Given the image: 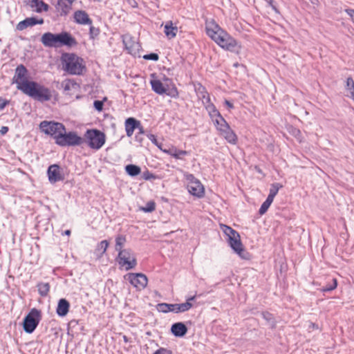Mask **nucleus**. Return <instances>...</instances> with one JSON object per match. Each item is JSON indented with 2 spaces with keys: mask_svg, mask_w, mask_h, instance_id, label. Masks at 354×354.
Listing matches in <instances>:
<instances>
[{
  "mask_svg": "<svg viewBox=\"0 0 354 354\" xmlns=\"http://www.w3.org/2000/svg\"><path fill=\"white\" fill-rule=\"evenodd\" d=\"M206 32L218 46L225 50L233 52L238 46L236 40L221 29L214 21L207 24Z\"/></svg>",
  "mask_w": 354,
  "mask_h": 354,
  "instance_id": "nucleus-1",
  "label": "nucleus"
},
{
  "mask_svg": "<svg viewBox=\"0 0 354 354\" xmlns=\"http://www.w3.org/2000/svg\"><path fill=\"white\" fill-rule=\"evenodd\" d=\"M41 42L44 46L48 48L73 47L77 44L75 38L65 31L58 34L45 32L41 37Z\"/></svg>",
  "mask_w": 354,
  "mask_h": 354,
  "instance_id": "nucleus-2",
  "label": "nucleus"
},
{
  "mask_svg": "<svg viewBox=\"0 0 354 354\" xmlns=\"http://www.w3.org/2000/svg\"><path fill=\"white\" fill-rule=\"evenodd\" d=\"M20 88L24 94L41 102L49 101L52 97L48 88L34 81L23 84Z\"/></svg>",
  "mask_w": 354,
  "mask_h": 354,
  "instance_id": "nucleus-3",
  "label": "nucleus"
},
{
  "mask_svg": "<svg viewBox=\"0 0 354 354\" xmlns=\"http://www.w3.org/2000/svg\"><path fill=\"white\" fill-rule=\"evenodd\" d=\"M62 68L71 75H82L86 71L82 58L74 53H64L61 57Z\"/></svg>",
  "mask_w": 354,
  "mask_h": 354,
  "instance_id": "nucleus-4",
  "label": "nucleus"
},
{
  "mask_svg": "<svg viewBox=\"0 0 354 354\" xmlns=\"http://www.w3.org/2000/svg\"><path fill=\"white\" fill-rule=\"evenodd\" d=\"M105 140V134L97 129H88L84 134V142L93 149H100L104 145Z\"/></svg>",
  "mask_w": 354,
  "mask_h": 354,
  "instance_id": "nucleus-5",
  "label": "nucleus"
},
{
  "mask_svg": "<svg viewBox=\"0 0 354 354\" xmlns=\"http://www.w3.org/2000/svg\"><path fill=\"white\" fill-rule=\"evenodd\" d=\"M84 142V138L78 136L74 131L66 133V129L62 133L58 134L57 138V145L66 147V146H79Z\"/></svg>",
  "mask_w": 354,
  "mask_h": 354,
  "instance_id": "nucleus-6",
  "label": "nucleus"
},
{
  "mask_svg": "<svg viewBox=\"0 0 354 354\" xmlns=\"http://www.w3.org/2000/svg\"><path fill=\"white\" fill-rule=\"evenodd\" d=\"M40 318L41 312L36 308H32L24 319V331L27 333H32L38 326Z\"/></svg>",
  "mask_w": 354,
  "mask_h": 354,
  "instance_id": "nucleus-7",
  "label": "nucleus"
},
{
  "mask_svg": "<svg viewBox=\"0 0 354 354\" xmlns=\"http://www.w3.org/2000/svg\"><path fill=\"white\" fill-rule=\"evenodd\" d=\"M39 127L44 133L53 136L56 142L58 134L64 131L65 127L59 122L42 121Z\"/></svg>",
  "mask_w": 354,
  "mask_h": 354,
  "instance_id": "nucleus-8",
  "label": "nucleus"
},
{
  "mask_svg": "<svg viewBox=\"0 0 354 354\" xmlns=\"http://www.w3.org/2000/svg\"><path fill=\"white\" fill-rule=\"evenodd\" d=\"M188 180L187 189L189 192L198 198H202L204 196V187L201 183L192 174H189L187 176Z\"/></svg>",
  "mask_w": 354,
  "mask_h": 354,
  "instance_id": "nucleus-9",
  "label": "nucleus"
},
{
  "mask_svg": "<svg viewBox=\"0 0 354 354\" xmlns=\"http://www.w3.org/2000/svg\"><path fill=\"white\" fill-rule=\"evenodd\" d=\"M118 263L120 265L126 266V270L133 268L136 266V259L132 256V251L130 249H124L118 252Z\"/></svg>",
  "mask_w": 354,
  "mask_h": 354,
  "instance_id": "nucleus-10",
  "label": "nucleus"
},
{
  "mask_svg": "<svg viewBox=\"0 0 354 354\" xmlns=\"http://www.w3.org/2000/svg\"><path fill=\"white\" fill-rule=\"evenodd\" d=\"M123 44L125 46V49L128 53L131 54L133 57H140L141 50L140 44L134 40V39L130 35H125L122 37Z\"/></svg>",
  "mask_w": 354,
  "mask_h": 354,
  "instance_id": "nucleus-11",
  "label": "nucleus"
},
{
  "mask_svg": "<svg viewBox=\"0 0 354 354\" xmlns=\"http://www.w3.org/2000/svg\"><path fill=\"white\" fill-rule=\"evenodd\" d=\"M28 71L27 68L23 65L17 66L15 69V75L13 77V83L17 84V88L21 91L20 86L23 84L29 83L31 81L28 80Z\"/></svg>",
  "mask_w": 354,
  "mask_h": 354,
  "instance_id": "nucleus-12",
  "label": "nucleus"
},
{
  "mask_svg": "<svg viewBox=\"0 0 354 354\" xmlns=\"http://www.w3.org/2000/svg\"><path fill=\"white\" fill-rule=\"evenodd\" d=\"M47 174L48 180L52 184L63 180L64 179V175L62 172L61 167L56 164L48 167Z\"/></svg>",
  "mask_w": 354,
  "mask_h": 354,
  "instance_id": "nucleus-13",
  "label": "nucleus"
},
{
  "mask_svg": "<svg viewBox=\"0 0 354 354\" xmlns=\"http://www.w3.org/2000/svg\"><path fill=\"white\" fill-rule=\"evenodd\" d=\"M129 282L137 289L142 290L147 285V277L142 273H131L129 276Z\"/></svg>",
  "mask_w": 354,
  "mask_h": 354,
  "instance_id": "nucleus-14",
  "label": "nucleus"
},
{
  "mask_svg": "<svg viewBox=\"0 0 354 354\" xmlns=\"http://www.w3.org/2000/svg\"><path fill=\"white\" fill-rule=\"evenodd\" d=\"M227 241L232 249L240 257H243L242 253L244 252V249L241 241L239 234L238 233L234 236H230V238L227 239Z\"/></svg>",
  "mask_w": 354,
  "mask_h": 354,
  "instance_id": "nucleus-15",
  "label": "nucleus"
},
{
  "mask_svg": "<svg viewBox=\"0 0 354 354\" xmlns=\"http://www.w3.org/2000/svg\"><path fill=\"white\" fill-rule=\"evenodd\" d=\"M44 24L43 19H37L35 17H28V18H26L24 20L20 21L19 23H18L16 28L17 30L21 31V30L27 28L28 27H31L36 24Z\"/></svg>",
  "mask_w": 354,
  "mask_h": 354,
  "instance_id": "nucleus-16",
  "label": "nucleus"
},
{
  "mask_svg": "<svg viewBox=\"0 0 354 354\" xmlns=\"http://www.w3.org/2000/svg\"><path fill=\"white\" fill-rule=\"evenodd\" d=\"M196 92L198 99L202 101L203 105L211 102L209 94L203 85L199 84L196 88Z\"/></svg>",
  "mask_w": 354,
  "mask_h": 354,
  "instance_id": "nucleus-17",
  "label": "nucleus"
},
{
  "mask_svg": "<svg viewBox=\"0 0 354 354\" xmlns=\"http://www.w3.org/2000/svg\"><path fill=\"white\" fill-rule=\"evenodd\" d=\"M140 121L134 118H129L125 120V130L127 136L131 137L136 127H139Z\"/></svg>",
  "mask_w": 354,
  "mask_h": 354,
  "instance_id": "nucleus-18",
  "label": "nucleus"
},
{
  "mask_svg": "<svg viewBox=\"0 0 354 354\" xmlns=\"http://www.w3.org/2000/svg\"><path fill=\"white\" fill-rule=\"evenodd\" d=\"M171 331L176 337H183L187 333V328L183 322H177L171 326Z\"/></svg>",
  "mask_w": 354,
  "mask_h": 354,
  "instance_id": "nucleus-19",
  "label": "nucleus"
},
{
  "mask_svg": "<svg viewBox=\"0 0 354 354\" xmlns=\"http://www.w3.org/2000/svg\"><path fill=\"white\" fill-rule=\"evenodd\" d=\"M74 19L75 22L80 24H89L91 25L92 21L89 18L88 14L83 10H77L74 14Z\"/></svg>",
  "mask_w": 354,
  "mask_h": 354,
  "instance_id": "nucleus-20",
  "label": "nucleus"
},
{
  "mask_svg": "<svg viewBox=\"0 0 354 354\" xmlns=\"http://www.w3.org/2000/svg\"><path fill=\"white\" fill-rule=\"evenodd\" d=\"M70 304L66 299H60L56 309L57 314L60 317H64L68 313Z\"/></svg>",
  "mask_w": 354,
  "mask_h": 354,
  "instance_id": "nucleus-21",
  "label": "nucleus"
},
{
  "mask_svg": "<svg viewBox=\"0 0 354 354\" xmlns=\"http://www.w3.org/2000/svg\"><path fill=\"white\" fill-rule=\"evenodd\" d=\"M220 133L228 142L231 144H236L237 137L234 132L231 129L230 126L227 127V129H225L224 130L221 131Z\"/></svg>",
  "mask_w": 354,
  "mask_h": 354,
  "instance_id": "nucleus-22",
  "label": "nucleus"
},
{
  "mask_svg": "<svg viewBox=\"0 0 354 354\" xmlns=\"http://www.w3.org/2000/svg\"><path fill=\"white\" fill-rule=\"evenodd\" d=\"M164 32L169 39H173L176 36L178 28L174 26L171 21H168L165 26Z\"/></svg>",
  "mask_w": 354,
  "mask_h": 354,
  "instance_id": "nucleus-23",
  "label": "nucleus"
},
{
  "mask_svg": "<svg viewBox=\"0 0 354 354\" xmlns=\"http://www.w3.org/2000/svg\"><path fill=\"white\" fill-rule=\"evenodd\" d=\"M165 153H167L176 159H180L181 156H185L188 153L187 151L185 150H178L176 147H171L169 149H161Z\"/></svg>",
  "mask_w": 354,
  "mask_h": 354,
  "instance_id": "nucleus-24",
  "label": "nucleus"
},
{
  "mask_svg": "<svg viewBox=\"0 0 354 354\" xmlns=\"http://www.w3.org/2000/svg\"><path fill=\"white\" fill-rule=\"evenodd\" d=\"M151 85L152 90L157 94L162 95L166 93L167 89L165 88L163 84L160 80H151Z\"/></svg>",
  "mask_w": 354,
  "mask_h": 354,
  "instance_id": "nucleus-25",
  "label": "nucleus"
},
{
  "mask_svg": "<svg viewBox=\"0 0 354 354\" xmlns=\"http://www.w3.org/2000/svg\"><path fill=\"white\" fill-rule=\"evenodd\" d=\"M157 310L159 312L167 313L173 312L176 313V304L161 303L157 305Z\"/></svg>",
  "mask_w": 354,
  "mask_h": 354,
  "instance_id": "nucleus-26",
  "label": "nucleus"
},
{
  "mask_svg": "<svg viewBox=\"0 0 354 354\" xmlns=\"http://www.w3.org/2000/svg\"><path fill=\"white\" fill-rule=\"evenodd\" d=\"M109 243L106 240H103L100 242L96 248H95V254L98 257H101L106 251L107 248L109 247Z\"/></svg>",
  "mask_w": 354,
  "mask_h": 354,
  "instance_id": "nucleus-27",
  "label": "nucleus"
},
{
  "mask_svg": "<svg viewBox=\"0 0 354 354\" xmlns=\"http://www.w3.org/2000/svg\"><path fill=\"white\" fill-rule=\"evenodd\" d=\"M214 122L215 126L216 127V129L220 132L225 129H227V127L229 124L225 121V120L222 117L221 115L220 116H218L215 119L212 120Z\"/></svg>",
  "mask_w": 354,
  "mask_h": 354,
  "instance_id": "nucleus-28",
  "label": "nucleus"
},
{
  "mask_svg": "<svg viewBox=\"0 0 354 354\" xmlns=\"http://www.w3.org/2000/svg\"><path fill=\"white\" fill-rule=\"evenodd\" d=\"M263 318L267 322L268 324L271 328H275L277 326V322L272 314L269 312L264 311L261 313Z\"/></svg>",
  "mask_w": 354,
  "mask_h": 354,
  "instance_id": "nucleus-29",
  "label": "nucleus"
},
{
  "mask_svg": "<svg viewBox=\"0 0 354 354\" xmlns=\"http://www.w3.org/2000/svg\"><path fill=\"white\" fill-rule=\"evenodd\" d=\"M204 106L212 120L221 115L219 111L216 109L213 103L209 102Z\"/></svg>",
  "mask_w": 354,
  "mask_h": 354,
  "instance_id": "nucleus-30",
  "label": "nucleus"
},
{
  "mask_svg": "<svg viewBox=\"0 0 354 354\" xmlns=\"http://www.w3.org/2000/svg\"><path fill=\"white\" fill-rule=\"evenodd\" d=\"M127 173L131 176H136L141 172L140 167L136 165H128L125 167Z\"/></svg>",
  "mask_w": 354,
  "mask_h": 354,
  "instance_id": "nucleus-31",
  "label": "nucleus"
},
{
  "mask_svg": "<svg viewBox=\"0 0 354 354\" xmlns=\"http://www.w3.org/2000/svg\"><path fill=\"white\" fill-rule=\"evenodd\" d=\"M72 3L70 0H58L57 5L61 8L62 12L66 15L71 7Z\"/></svg>",
  "mask_w": 354,
  "mask_h": 354,
  "instance_id": "nucleus-32",
  "label": "nucleus"
},
{
  "mask_svg": "<svg viewBox=\"0 0 354 354\" xmlns=\"http://www.w3.org/2000/svg\"><path fill=\"white\" fill-rule=\"evenodd\" d=\"M127 241L126 237L124 235H118L115 237V249L116 251L120 252L123 250L122 248Z\"/></svg>",
  "mask_w": 354,
  "mask_h": 354,
  "instance_id": "nucleus-33",
  "label": "nucleus"
},
{
  "mask_svg": "<svg viewBox=\"0 0 354 354\" xmlns=\"http://www.w3.org/2000/svg\"><path fill=\"white\" fill-rule=\"evenodd\" d=\"M37 288L39 294L41 297H46L48 295L50 290V285L48 283H39L37 284Z\"/></svg>",
  "mask_w": 354,
  "mask_h": 354,
  "instance_id": "nucleus-34",
  "label": "nucleus"
},
{
  "mask_svg": "<svg viewBox=\"0 0 354 354\" xmlns=\"http://www.w3.org/2000/svg\"><path fill=\"white\" fill-rule=\"evenodd\" d=\"M192 307V304L190 302L176 304V313L186 312L189 310Z\"/></svg>",
  "mask_w": 354,
  "mask_h": 354,
  "instance_id": "nucleus-35",
  "label": "nucleus"
},
{
  "mask_svg": "<svg viewBox=\"0 0 354 354\" xmlns=\"http://www.w3.org/2000/svg\"><path fill=\"white\" fill-rule=\"evenodd\" d=\"M220 227L223 232V233L227 237V239L230 238V236H234L236 234H238V232L236 230L226 225L221 224Z\"/></svg>",
  "mask_w": 354,
  "mask_h": 354,
  "instance_id": "nucleus-36",
  "label": "nucleus"
},
{
  "mask_svg": "<svg viewBox=\"0 0 354 354\" xmlns=\"http://www.w3.org/2000/svg\"><path fill=\"white\" fill-rule=\"evenodd\" d=\"M32 2L35 3V6L37 8V12H41L42 10L47 11L48 9V5L40 0H32Z\"/></svg>",
  "mask_w": 354,
  "mask_h": 354,
  "instance_id": "nucleus-37",
  "label": "nucleus"
},
{
  "mask_svg": "<svg viewBox=\"0 0 354 354\" xmlns=\"http://www.w3.org/2000/svg\"><path fill=\"white\" fill-rule=\"evenodd\" d=\"M346 87L350 91L351 97H354V80L352 77L347 78Z\"/></svg>",
  "mask_w": 354,
  "mask_h": 354,
  "instance_id": "nucleus-38",
  "label": "nucleus"
},
{
  "mask_svg": "<svg viewBox=\"0 0 354 354\" xmlns=\"http://www.w3.org/2000/svg\"><path fill=\"white\" fill-rule=\"evenodd\" d=\"M337 282L336 279H333L332 284H327L322 287L321 289L322 292H328L331 291L337 288Z\"/></svg>",
  "mask_w": 354,
  "mask_h": 354,
  "instance_id": "nucleus-39",
  "label": "nucleus"
},
{
  "mask_svg": "<svg viewBox=\"0 0 354 354\" xmlns=\"http://www.w3.org/2000/svg\"><path fill=\"white\" fill-rule=\"evenodd\" d=\"M156 208V204L153 201H149L145 207H141V209L145 212H151Z\"/></svg>",
  "mask_w": 354,
  "mask_h": 354,
  "instance_id": "nucleus-40",
  "label": "nucleus"
},
{
  "mask_svg": "<svg viewBox=\"0 0 354 354\" xmlns=\"http://www.w3.org/2000/svg\"><path fill=\"white\" fill-rule=\"evenodd\" d=\"M281 187H282V185H281L279 183L272 184L271 187L270 189L269 195L275 196Z\"/></svg>",
  "mask_w": 354,
  "mask_h": 354,
  "instance_id": "nucleus-41",
  "label": "nucleus"
},
{
  "mask_svg": "<svg viewBox=\"0 0 354 354\" xmlns=\"http://www.w3.org/2000/svg\"><path fill=\"white\" fill-rule=\"evenodd\" d=\"M100 34V29L98 28H95L93 26H90L89 28V36L90 38L94 39L96 38Z\"/></svg>",
  "mask_w": 354,
  "mask_h": 354,
  "instance_id": "nucleus-42",
  "label": "nucleus"
},
{
  "mask_svg": "<svg viewBox=\"0 0 354 354\" xmlns=\"http://www.w3.org/2000/svg\"><path fill=\"white\" fill-rule=\"evenodd\" d=\"M270 206V205L268 203H266V201H264L263 203V204L261 205L259 210V212L261 215H263L264 214L266 211L268 210V209L269 208V207Z\"/></svg>",
  "mask_w": 354,
  "mask_h": 354,
  "instance_id": "nucleus-43",
  "label": "nucleus"
},
{
  "mask_svg": "<svg viewBox=\"0 0 354 354\" xmlns=\"http://www.w3.org/2000/svg\"><path fill=\"white\" fill-rule=\"evenodd\" d=\"M145 59L157 61L158 60V55L156 53H150L143 56Z\"/></svg>",
  "mask_w": 354,
  "mask_h": 354,
  "instance_id": "nucleus-44",
  "label": "nucleus"
},
{
  "mask_svg": "<svg viewBox=\"0 0 354 354\" xmlns=\"http://www.w3.org/2000/svg\"><path fill=\"white\" fill-rule=\"evenodd\" d=\"M148 138L155 145H156L158 148L162 149L160 145L158 144V140L156 139V137L153 134H149L147 135Z\"/></svg>",
  "mask_w": 354,
  "mask_h": 354,
  "instance_id": "nucleus-45",
  "label": "nucleus"
},
{
  "mask_svg": "<svg viewBox=\"0 0 354 354\" xmlns=\"http://www.w3.org/2000/svg\"><path fill=\"white\" fill-rule=\"evenodd\" d=\"M165 94H167V95H169L172 97H177L178 96V92L176 87H174L173 88H171L169 93L166 92Z\"/></svg>",
  "mask_w": 354,
  "mask_h": 354,
  "instance_id": "nucleus-46",
  "label": "nucleus"
},
{
  "mask_svg": "<svg viewBox=\"0 0 354 354\" xmlns=\"http://www.w3.org/2000/svg\"><path fill=\"white\" fill-rule=\"evenodd\" d=\"M94 107L95 108L96 110L100 111L102 110L103 109V102L102 101H100V100H95L94 101Z\"/></svg>",
  "mask_w": 354,
  "mask_h": 354,
  "instance_id": "nucleus-47",
  "label": "nucleus"
},
{
  "mask_svg": "<svg viewBox=\"0 0 354 354\" xmlns=\"http://www.w3.org/2000/svg\"><path fill=\"white\" fill-rule=\"evenodd\" d=\"M154 354H172L170 350L161 348L155 352Z\"/></svg>",
  "mask_w": 354,
  "mask_h": 354,
  "instance_id": "nucleus-48",
  "label": "nucleus"
},
{
  "mask_svg": "<svg viewBox=\"0 0 354 354\" xmlns=\"http://www.w3.org/2000/svg\"><path fill=\"white\" fill-rule=\"evenodd\" d=\"M8 103L9 101L0 97V110H3Z\"/></svg>",
  "mask_w": 354,
  "mask_h": 354,
  "instance_id": "nucleus-49",
  "label": "nucleus"
},
{
  "mask_svg": "<svg viewBox=\"0 0 354 354\" xmlns=\"http://www.w3.org/2000/svg\"><path fill=\"white\" fill-rule=\"evenodd\" d=\"M268 4L272 8V9L276 12V13H279V10L277 9V8L276 7V6L274 4V1L273 0H271V1H268L267 2Z\"/></svg>",
  "mask_w": 354,
  "mask_h": 354,
  "instance_id": "nucleus-50",
  "label": "nucleus"
},
{
  "mask_svg": "<svg viewBox=\"0 0 354 354\" xmlns=\"http://www.w3.org/2000/svg\"><path fill=\"white\" fill-rule=\"evenodd\" d=\"M345 11L351 17V20L354 22V10L346 9Z\"/></svg>",
  "mask_w": 354,
  "mask_h": 354,
  "instance_id": "nucleus-51",
  "label": "nucleus"
},
{
  "mask_svg": "<svg viewBox=\"0 0 354 354\" xmlns=\"http://www.w3.org/2000/svg\"><path fill=\"white\" fill-rule=\"evenodd\" d=\"M143 178L145 180H149L151 178H153V175L152 174H150L149 171H147L143 174Z\"/></svg>",
  "mask_w": 354,
  "mask_h": 354,
  "instance_id": "nucleus-52",
  "label": "nucleus"
},
{
  "mask_svg": "<svg viewBox=\"0 0 354 354\" xmlns=\"http://www.w3.org/2000/svg\"><path fill=\"white\" fill-rule=\"evenodd\" d=\"M319 327H318V325L313 323V322H309V324H308V330H314V329H318Z\"/></svg>",
  "mask_w": 354,
  "mask_h": 354,
  "instance_id": "nucleus-53",
  "label": "nucleus"
},
{
  "mask_svg": "<svg viewBox=\"0 0 354 354\" xmlns=\"http://www.w3.org/2000/svg\"><path fill=\"white\" fill-rule=\"evenodd\" d=\"M8 127H6V126H3L0 129V133L1 135H5L6 133H7V132L8 131Z\"/></svg>",
  "mask_w": 354,
  "mask_h": 354,
  "instance_id": "nucleus-54",
  "label": "nucleus"
},
{
  "mask_svg": "<svg viewBox=\"0 0 354 354\" xmlns=\"http://www.w3.org/2000/svg\"><path fill=\"white\" fill-rule=\"evenodd\" d=\"M274 196L268 194V196L265 201L266 203H269L270 205H271L274 200Z\"/></svg>",
  "mask_w": 354,
  "mask_h": 354,
  "instance_id": "nucleus-55",
  "label": "nucleus"
},
{
  "mask_svg": "<svg viewBox=\"0 0 354 354\" xmlns=\"http://www.w3.org/2000/svg\"><path fill=\"white\" fill-rule=\"evenodd\" d=\"M137 129H138L139 132L138 133L139 134H144L145 133V130H144V128L141 125V123L140 122V125H139V127H136Z\"/></svg>",
  "mask_w": 354,
  "mask_h": 354,
  "instance_id": "nucleus-56",
  "label": "nucleus"
},
{
  "mask_svg": "<svg viewBox=\"0 0 354 354\" xmlns=\"http://www.w3.org/2000/svg\"><path fill=\"white\" fill-rule=\"evenodd\" d=\"M225 104L230 109H232L234 107L233 104L227 100H225Z\"/></svg>",
  "mask_w": 354,
  "mask_h": 354,
  "instance_id": "nucleus-57",
  "label": "nucleus"
},
{
  "mask_svg": "<svg viewBox=\"0 0 354 354\" xmlns=\"http://www.w3.org/2000/svg\"><path fill=\"white\" fill-rule=\"evenodd\" d=\"M195 298H196V296L190 297L187 299L186 302H190L191 303V301H194L195 299Z\"/></svg>",
  "mask_w": 354,
  "mask_h": 354,
  "instance_id": "nucleus-58",
  "label": "nucleus"
},
{
  "mask_svg": "<svg viewBox=\"0 0 354 354\" xmlns=\"http://www.w3.org/2000/svg\"><path fill=\"white\" fill-rule=\"evenodd\" d=\"M64 90L67 91V90H70V84L69 82H67L65 85H64Z\"/></svg>",
  "mask_w": 354,
  "mask_h": 354,
  "instance_id": "nucleus-59",
  "label": "nucleus"
},
{
  "mask_svg": "<svg viewBox=\"0 0 354 354\" xmlns=\"http://www.w3.org/2000/svg\"><path fill=\"white\" fill-rule=\"evenodd\" d=\"M64 234L66 235H70L71 234V230H67L64 232Z\"/></svg>",
  "mask_w": 354,
  "mask_h": 354,
  "instance_id": "nucleus-60",
  "label": "nucleus"
},
{
  "mask_svg": "<svg viewBox=\"0 0 354 354\" xmlns=\"http://www.w3.org/2000/svg\"><path fill=\"white\" fill-rule=\"evenodd\" d=\"M313 4H317L318 3V0H309Z\"/></svg>",
  "mask_w": 354,
  "mask_h": 354,
  "instance_id": "nucleus-61",
  "label": "nucleus"
},
{
  "mask_svg": "<svg viewBox=\"0 0 354 354\" xmlns=\"http://www.w3.org/2000/svg\"><path fill=\"white\" fill-rule=\"evenodd\" d=\"M296 131H297V133L298 134H299V133H300V131H299V130H296Z\"/></svg>",
  "mask_w": 354,
  "mask_h": 354,
  "instance_id": "nucleus-62",
  "label": "nucleus"
},
{
  "mask_svg": "<svg viewBox=\"0 0 354 354\" xmlns=\"http://www.w3.org/2000/svg\"><path fill=\"white\" fill-rule=\"evenodd\" d=\"M138 138H139V136H138V135H137L136 136V139L138 140L139 139Z\"/></svg>",
  "mask_w": 354,
  "mask_h": 354,
  "instance_id": "nucleus-63",
  "label": "nucleus"
},
{
  "mask_svg": "<svg viewBox=\"0 0 354 354\" xmlns=\"http://www.w3.org/2000/svg\"><path fill=\"white\" fill-rule=\"evenodd\" d=\"M124 340H125V341H127V337H126V336H124Z\"/></svg>",
  "mask_w": 354,
  "mask_h": 354,
  "instance_id": "nucleus-64",
  "label": "nucleus"
}]
</instances>
